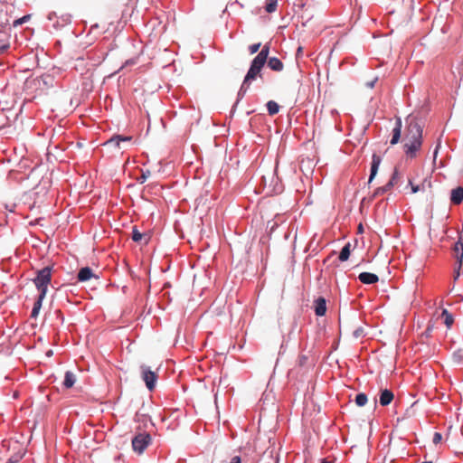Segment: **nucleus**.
Masks as SVG:
<instances>
[{"label": "nucleus", "mask_w": 463, "mask_h": 463, "mask_svg": "<svg viewBox=\"0 0 463 463\" xmlns=\"http://www.w3.org/2000/svg\"><path fill=\"white\" fill-rule=\"evenodd\" d=\"M422 126L415 118L407 119L406 134L403 138L404 152L407 156L413 158L422 145Z\"/></svg>", "instance_id": "nucleus-1"}, {"label": "nucleus", "mask_w": 463, "mask_h": 463, "mask_svg": "<svg viewBox=\"0 0 463 463\" xmlns=\"http://www.w3.org/2000/svg\"><path fill=\"white\" fill-rule=\"evenodd\" d=\"M269 53V45L265 44L261 51L257 54V56L251 61L250 67L244 78V80L241 84V90L239 91L240 95H244L247 91L250 81L256 79V77L260 73V71L264 64L268 60V56Z\"/></svg>", "instance_id": "nucleus-2"}, {"label": "nucleus", "mask_w": 463, "mask_h": 463, "mask_svg": "<svg viewBox=\"0 0 463 463\" xmlns=\"http://www.w3.org/2000/svg\"><path fill=\"white\" fill-rule=\"evenodd\" d=\"M52 279V268L50 266L44 267L43 269L37 271V275L33 279V282L40 291L39 295H42V298H45L48 285L51 283Z\"/></svg>", "instance_id": "nucleus-3"}, {"label": "nucleus", "mask_w": 463, "mask_h": 463, "mask_svg": "<svg viewBox=\"0 0 463 463\" xmlns=\"http://www.w3.org/2000/svg\"><path fill=\"white\" fill-rule=\"evenodd\" d=\"M52 85V78L50 75H43L34 79H27L24 82V89L27 90L43 91L48 90Z\"/></svg>", "instance_id": "nucleus-4"}, {"label": "nucleus", "mask_w": 463, "mask_h": 463, "mask_svg": "<svg viewBox=\"0 0 463 463\" xmlns=\"http://www.w3.org/2000/svg\"><path fill=\"white\" fill-rule=\"evenodd\" d=\"M151 442V436L146 432L137 433L132 439V447L133 449L138 454L143 453V451L147 448V446Z\"/></svg>", "instance_id": "nucleus-5"}, {"label": "nucleus", "mask_w": 463, "mask_h": 463, "mask_svg": "<svg viewBox=\"0 0 463 463\" xmlns=\"http://www.w3.org/2000/svg\"><path fill=\"white\" fill-rule=\"evenodd\" d=\"M141 377L143 381L146 383V386L149 391H152L156 383L157 375L155 372L151 371L150 368L146 365L140 366Z\"/></svg>", "instance_id": "nucleus-6"}, {"label": "nucleus", "mask_w": 463, "mask_h": 463, "mask_svg": "<svg viewBox=\"0 0 463 463\" xmlns=\"http://www.w3.org/2000/svg\"><path fill=\"white\" fill-rule=\"evenodd\" d=\"M453 254H454V257H455L457 264H458V269L455 271L456 272L455 279H457L460 275L459 269L462 266V261H463V242L458 241L455 243V245L453 247Z\"/></svg>", "instance_id": "nucleus-7"}, {"label": "nucleus", "mask_w": 463, "mask_h": 463, "mask_svg": "<svg viewBox=\"0 0 463 463\" xmlns=\"http://www.w3.org/2000/svg\"><path fill=\"white\" fill-rule=\"evenodd\" d=\"M131 141L132 137L130 136L114 135L104 145L120 148L121 142L130 143Z\"/></svg>", "instance_id": "nucleus-8"}, {"label": "nucleus", "mask_w": 463, "mask_h": 463, "mask_svg": "<svg viewBox=\"0 0 463 463\" xmlns=\"http://www.w3.org/2000/svg\"><path fill=\"white\" fill-rule=\"evenodd\" d=\"M394 398V394L391 390L383 389L380 392L379 403L382 406L389 405Z\"/></svg>", "instance_id": "nucleus-9"}, {"label": "nucleus", "mask_w": 463, "mask_h": 463, "mask_svg": "<svg viewBox=\"0 0 463 463\" xmlns=\"http://www.w3.org/2000/svg\"><path fill=\"white\" fill-rule=\"evenodd\" d=\"M91 278L98 279L99 277L96 276L92 269L89 267L81 268L78 273L77 279L80 282H85L90 280Z\"/></svg>", "instance_id": "nucleus-10"}, {"label": "nucleus", "mask_w": 463, "mask_h": 463, "mask_svg": "<svg viewBox=\"0 0 463 463\" xmlns=\"http://www.w3.org/2000/svg\"><path fill=\"white\" fill-rule=\"evenodd\" d=\"M381 162V156L376 154H373L372 156L371 174L369 176L368 184H371L373 179L375 177Z\"/></svg>", "instance_id": "nucleus-11"}, {"label": "nucleus", "mask_w": 463, "mask_h": 463, "mask_svg": "<svg viewBox=\"0 0 463 463\" xmlns=\"http://www.w3.org/2000/svg\"><path fill=\"white\" fill-rule=\"evenodd\" d=\"M401 133H402V120L400 118L396 119L395 127L392 129V139L390 141V144L392 146L396 145L401 138Z\"/></svg>", "instance_id": "nucleus-12"}, {"label": "nucleus", "mask_w": 463, "mask_h": 463, "mask_svg": "<svg viewBox=\"0 0 463 463\" xmlns=\"http://www.w3.org/2000/svg\"><path fill=\"white\" fill-rule=\"evenodd\" d=\"M315 305V313L318 317L325 316L326 312V301L325 298L319 297L314 302Z\"/></svg>", "instance_id": "nucleus-13"}, {"label": "nucleus", "mask_w": 463, "mask_h": 463, "mask_svg": "<svg viewBox=\"0 0 463 463\" xmlns=\"http://www.w3.org/2000/svg\"><path fill=\"white\" fill-rule=\"evenodd\" d=\"M358 279L364 284H374L379 280V278L376 274L370 272L360 273Z\"/></svg>", "instance_id": "nucleus-14"}, {"label": "nucleus", "mask_w": 463, "mask_h": 463, "mask_svg": "<svg viewBox=\"0 0 463 463\" xmlns=\"http://www.w3.org/2000/svg\"><path fill=\"white\" fill-rule=\"evenodd\" d=\"M450 201L453 204H460L463 201V187H457L451 190Z\"/></svg>", "instance_id": "nucleus-15"}, {"label": "nucleus", "mask_w": 463, "mask_h": 463, "mask_svg": "<svg viewBox=\"0 0 463 463\" xmlns=\"http://www.w3.org/2000/svg\"><path fill=\"white\" fill-rule=\"evenodd\" d=\"M131 238L134 241L146 244L149 237L146 233L140 232L137 227H133Z\"/></svg>", "instance_id": "nucleus-16"}, {"label": "nucleus", "mask_w": 463, "mask_h": 463, "mask_svg": "<svg viewBox=\"0 0 463 463\" xmlns=\"http://www.w3.org/2000/svg\"><path fill=\"white\" fill-rule=\"evenodd\" d=\"M268 61V66L274 71H281L283 70L282 61L277 57H270Z\"/></svg>", "instance_id": "nucleus-17"}, {"label": "nucleus", "mask_w": 463, "mask_h": 463, "mask_svg": "<svg viewBox=\"0 0 463 463\" xmlns=\"http://www.w3.org/2000/svg\"><path fill=\"white\" fill-rule=\"evenodd\" d=\"M76 382V376L73 373L68 371L65 373L63 385L66 388H71Z\"/></svg>", "instance_id": "nucleus-18"}, {"label": "nucleus", "mask_w": 463, "mask_h": 463, "mask_svg": "<svg viewBox=\"0 0 463 463\" xmlns=\"http://www.w3.org/2000/svg\"><path fill=\"white\" fill-rule=\"evenodd\" d=\"M441 318L443 319V323L446 325L448 328H450L454 322L453 316L447 310L444 309L441 313Z\"/></svg>", "instance_id": "nucleus-19"}, {"label": "nucleus", "mask_w": 463, "mask_h": 463, "mask_svg": "<svg viewBox=\"0 0 463 463\" xmlns=\"http://www.w3.org/2000/svg\"><path fill=\"white\" fill-rule=\"evenodd\" d=\"M44 299V298H42V295H39L38 296V298L37 300L34 302L33 304V310H32V313H31V317H33V318H36L39 312H40V309L42 307V303H43V300Z\"/></svg>", "instance_id": "nucleus-20"}, {"label": "nucleus", "mask_w": 463, "mask_h": 463, "mask_svg": "<svg viewBox=\"0 0 463 463\" xmlns=\"http://www.w3.org/2000/svg\"><path fill=\"white\" fill-rule=\"evenodd\" d=\"M349 257H350V243H347L341 250L338 259L340 261H345L349 259Z\"/></svg>", "instance_id": "nucleus-21"}, {"label": "nucleus", "mask_w": 463, "mask_h": 463, "mask_svg": "<svg viewBox=\"0 0 463 463\" xmlns=\"http://www.w3.org/2000/svg\"><path fill=\"white\" fill-rule=\"evenodd\" d=\"M392 188V183H387L385 185L382 186V187H378L373 194V197L375 198L377 196H380L383 194H385L386 192H388L389 190H391Z\"/></svg>", "instance_id": "nucleus-22"}, {"label": "nucleus", "mask_w": 463, "mask_h": 463, "mask_svg": "<svg viewBox=\"0 0 463 463\" xmlns=\"http://www.w3.org/2000/svg\"><path fill=\"white\" fill-rule=\"evenodd\" d=\"M267 109H268L269 114L270 116H273V115H275V114H277L279 112V106L274 100H269L267 103Z\"/></svg>", "instance_id": "nucleus-23"}, {"label": "nucleus", "mask_w": 463, "mask_h": 463, "mask_svg": "<svg viewBox=\"0 0 463 463\" xmlns=\"http://www.w3.org/2000/svg\"><path fill=\"white\" fill-rule=\"evenodd\" d=\"M367 402V395L364 392L358 393L355 397V403L362 407Z\"/></svg>", "instance_id": "nucleus-24"}, {"label": "nucleus", "mask_w": 463, "mask_h": 463, "mask_svg": "<svg viewBox=\"0 0 463 463\" xmlns=\"http://www.w3.org/2000/svg\"><path fill=\"white\" fill-rule=\"evenodd\" d=\"M277 6L278 0H270L269 2L267 3L265 9L268 13H273L276 11Z\"/></svg>", "instance_id": "nucleus-25"}, {"label": "nucleus", "mask_w": 463, "mask_h": 463, "mask_svg": "<svg viewBox=\"0 0 463 463\" xmlns=\"http://www.w3.org/2000/svg\"><path fill=\"white\" fill-rule=\"evenodd\" d=\"M30 17L31 15L27 14L23 16L22 18L16 19L15 21H14V26L16 27L18 25L23 24L24 23L27 22L30 19Z\"/></svg>", "instance_id": "nucleus-26"}, {"label": "nucleus", "mask_w": 463, "mask_h": 463, "mask_svg": "<svg viewBox=\"0 0 463 463\" xmlns=\"http://www.w3.org/2000/svg\"><path fill=\"white\" fill-rule=\"evenodd\" d=\"M24 452H21V453H18V454H15L14 456H12L10 458H9V462L8 463H17L23 457H24Z\"/></svg>", "instance_id": "nucleus-27"}, {"label": "nucleus", "mask_w": 463, "mask_h": 463, "mask_svg": "<svg viewBox=\"0 0 463 463\" xmlns=\"http://www.w3.org/2000/svg\"><path fill=\"white\" fill-rule=\"evenodd\" d=\"M261 46V43H254V44H251L249 46V51H250V54H254L256 53L260 48Z\"/></svg>", "instance_id": "nucleus-28"}, {"label": "nucleus", "mask_w": 463, "mask_h": 463, "mask_svg": "<svg viewBox=\"0 0 463 463\" xmlns=\"http://www.w3.org/2000/svg\"><path fill=\"white\" fill-rule=\"evenodd\" d=\"M398 178H399V173H398V169L395 167L393 174L388 183H392V186H393L397 183Z\"/></svg>", "instance_id": "nucleus-29"}, {"label": "nucleus", "mask_w": 463, "mask_h": 463, "mask_svg": "<svg viewBox=\"0 0 463 463\" xmlns=\"http://www.w3.org/2000/svg\"><path fill=\"white\" fill-rule=\"evenodd\" d=\"M353 335L355 338L362 337L364 335V330L363 327H358L354 331Z\"/></svg>", "instance_id": "nucleus-30"}, {"label": "nucleus", "mask_w": 463, "mask_h": 463, "mask_svg": "<svg viewBox=\"0 0 463 463\" xmlns=\"http://www.w3.org/2000/svg\"><path fill=\"white\" fill-rule=\"evenodd\" d=\"M442 440V435L439 432H435L433 435L432 441L434 444H439Z\"/></svg>", "instance_id": "nucleus-31"}, {"label": "nucleus", "mask_w": 463, "mask_h": 463, "mask_svg": "<svg viewBox=\"0 0 463 463\" xmlns=\"http://www.w3.org/2000/svg\"><path fill=\"white\" fill-rule=\"evenodd\" d=\"M149 175H150V171H148V170H147L146 172H143V173H142V175H141V176H140V177H139V179H138V180H139V182H140L141 184H143V183L146 180V178H147Z\"/></svg>", "instance_id": "nucleus-32"}, {"label": "nucleus", "mask_w": 463, "mask_h": 463, "mask_svg": "<svg viewBox=\"0 0 463 463\" xmlns=\"http://www.w3.org/2000/svg\"><path fill=\"white\" fill-rule=\"evenodd\" d=\"M9 48L8 43H0V53L5 52Z\"/></svg>", "instance_id": "nucleus-33"}, {"label": "nucleus", "mask_w": 463, "mask_h": 463, "mask_svg": "<svg viewBox=\"0 0 463 463\" xmlns=\"http://www.w3.org/2000/svg\"><path fill=\"white\" fill-rule=\"evenodd\" d=\"M409 183H410V184L411 186V191H412L413 194L417 193L420 190V186L419 185H414L411 180H409Z\"/></svg>", "instance_id": "nucleus-34"}, {"label": "nucleus", "mask_w": 463, "mask_h": 463, "mask_svg": "<svg viewBox=\"0 0 463 463\" xmlns=\"http://www.w3.org/2000/svg\"><path fill=\"white\" fill-rule=\"evenodd\" d=\"M230 463H241V458L240 456H234L232 458Z\"/></svg>", "instance_id": "nucleus-35"}, {"label": "nucleus", "mask_w": 463, "mask_h": 463, "mask_svg": "<svg viewBox=\"0 0 463 463\" xmlns=\"http://www.w3.org/2000/svg\"><path fill=\"white\" fill-rule=\"evenodd\" d=\"M376 81V79L372 80V81H369L366 83L367 87L370 88V89H373L374 87V83Z\"/></svg>", "instance_id": "nucleus-36"}, {"label": "nucleus", "mask_w": 463, "mask_h": 463, "mask_svg": "<svg viewBox=\"0 0 463 463\" xmlns=\"http://www.w3.org/2000/svg\"><path fill=\"white\" fill-rule=\"evenodd\" d=\"M56 18H57V16H56V14H55L54 13H53V14H50L48 15V19H49L50 21H53V20H55Z\"/></svg>", "instance_id": "nucleus-37"}, {"label": "nucleus", "mask_w": 463, "mask_h": 463, "mask_svg": "<svg viewBox=\"0 0 463 463\" xmlns=\"http://www.w3.org/2000/svg\"><path fill=\"white\" fill-rule=\"evenodd\" d=\"M439 146H440V142H439V144L437 145L436 149H435V151H434V159H435V158H436V156H437L438 150H439Z\"/></svg>", "instance_id": "nucleus-38"}, {"label": "nucleus", "mask_w": 463, "mask_h": 463, "mask_svg": "<svg viewBox=\"0 0 463 463\" xmlns=\"http://www.w3.org/2000/svg\"><path fill=\"white\" fill-rule=\"evenodd\" d=\"M321 463H333V460L326 458L322 459Z\"/></svg>", "instance_id": "nucleus-39"}, {"label": "nucleus", "mask_w": 463, "mask_h": 463, "mask_svg": "<svg viewBox=\"0 0 463 463\" xmlns=\"http://www.w3.org/2000/svg\"><path fill=\"white\" fill-rule=\"evenodd\" d=\"M302 52H303V48L301 46L298 47V50H297V56H299L300 53H302Z\"/></svg>", "instance_id": "nucleus-40"}, {"label": "nucleus", "mask_w": 463, "mask_h": 463, "mask_svg": "<svg viewBox=\"0 0 463 463\" xmlns=\"http://www.w3.org/2000/svg\"><path fill=\"white\" fill-rule=\"evenodd\" d=\"M47 356H52V350H49L47 353H46Z\"/></svg>", "instance_id": "nucleus-41"}, {"label": "nucleus", "mask_w": 463, "mask_h": 463, "mask_svg": "<svg viewBox=\"0 0 463 463\" xmlns=\"http://www.w3.org/2000/svg\"><path fill=\"white\" fill-rule=\"evenodd\" d=\"M52 25H53L54 28H58V22L53 23Z\"/></svg>", "instance_id": "nucleus-42"}, {"label": "nucleus", "mask_w": 463, "mask_h": 463, "mask_svg": "<svg viewBox=\"0 0 463 463\" xmlns=\"http://www.w3.org/2000/svg\"><path fill=\"white\" fill-rule=\"evenodd\" d=\"M52 25H53L54 28H58V22L53 23Z\"/></svg>", "instance_id": "nucleus-43"}, {"label": "nucleus", "mask_w": 463, "mask_h": 463, "mask_svg": "<svg viewBox=\"0 0 463 463\" xmlns=\"http://www.w3.org/2000/svg\"><path fill=\"white\" fill-rule=\"evenodd\" d=\"M358 229H359V232H362V231H363V227H362V225H361V224L359 225Z\"/></svg>", "instance_id": "nucleus-44"}, {"label": "nucleus", "mask_w": 463, "mask_h": 463, "mask_svg": "<svg viewBox=\"0 0 463 463\" xmlns=\"http://www.w3.org/2000/svg\"><path fill=\"white\" fill-rule=\"evenodd\" d=\"M422 463H432L431 461H425V462H422Z\"/></svg>", "instance_id": "nucleus-45"}]
</instances>
